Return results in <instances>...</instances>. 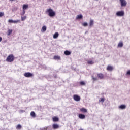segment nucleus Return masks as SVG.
Listing matches in <instances>:
<instances>
[{
  "instance_id": "2",
  "label": "nucleus",
  "mask_w": 130,
  "mask_h": 130,
  "mask_svg": "<svg viewBox=\"0 0 130 130\" xmlns=\"http://www.w3.org/2000/svg\"><path fill=\"white\" fill-rule=\"evenodd\" d=\"M14 60H15V57L13 54H10L6 58V61H7V62H13Z\"/></svg>"
},
{
  "instance_id": "10",
  "label": "nucleus",
  "mask_w": 130,
  "mask_h": 130,
  "mask_svg": "<svg viewBox=\"0 0 130 130\" xmlns=\"http://www.w3.org/2000/svg\"><path fill=\"white\" fill-rule=\"evenodd\" d=\"M52 128H53V129H57L59 128V125H58V124H53L52 125Z\"/></svg>"
},
{
  "instance_id": "18",
  "label": "nucleus",
  "mask_w": 130,
  "mask_h": 130,
  "mask_svg": "<svg viewBox=\"0 0 130 130\" xmlns=\"http://www.w3.org/2000/svg\"><path fill=\"white\" fill-rule=\"evenodd\" d=\"M80 111L81 112H83V113H86V112H87V109H86L85 108H82L81 109H80Z\"/></svg>"
},
{
  "instance_id": "29",
  "label": "nucleus",
  "mask_w": 130,
  "mask_h": 130,
  "mask_svg": "<svg viewBox=\"0 0 130 130\" xmlns=\"http://www.w3.org/2000/svg\"><path fill=\"white\" fill-rule=\"evenodd\" d=\"M26 19H27V17L26 16L23 17H21V21H25V20H26Z\"/></svg>"
},
{
  "instance_id": "20",
  "label": "nucleus",
  "mask_w": 130,
  "mask_h": 130,
  "mask_svg": "<svg viewBox=\"0 0 130 130\" xmlns=\"http://www.w3.org/2000/svg\"><path fill=\"white\" fill-rule=\"evenodd\" d=\"M30 115L31 116H32V117H34V118L36 117V114H35V112H34V111H32L30 113Z\"/></svg>"
},
{
  "instance_id": "17",
  "label": "nucleus",
  "mask_w": 130,
  "mask_h": 130,
  "mask_svg": "<svg viewBox=\"0 0 130 130\" xmlns=\"http://www.w3.org/2000/svg\"><path fill=\"white\" fill-rule=\"evenodd\" d=\"M104 101H105V98H101L99 100V102H101L102 103H103Z\"/></svg>"
},
{
  "instance_id": "32",
  "label": "nucleus",
  "mask_w": 130,
  "mask_h": 130,
  "mask_svg": "<svg viewBox=\"0 0 130 130\" xmlns=\"http://www.w3.org/2000/svg\"><path fill=\"white\" fill-rule=\"evenodd\" d=\"M130 76V70H128L127 73H126V76Z\"/></svg>"
},
{
  "instance_id": "9",
  "label": "nucleus",
  "mask_w": 130,
  "mask_h": 130,
  "mask_svg": "<svg viewBox=\"0 0 130 130\" xmlns=\"http://www.w3.org/2000/svg\"><path fill=\"white\" fill-rule=\"evenodd\" d=\"M107 71H109L110 72H111V71H113V67L110 65H108L107 67Z\"/></svg>"
},
{
  "instance_id": "31",
  "label": "nucleus",
  "mask_w": 130,
  "mask_h": 130,
  "mask_svg": "<svg viewBox=\"0 0 130 130\" xmlns=\"http://www.w3.org/2000/svg\"><path fill=\"white\" fill-rule=\"evenodd\" d=\"M4 15H5V13L4 12H0V18H2V17H3L4 16Z\"/></svg>"
},
{
  "instance_id": "38",
  "label": "nucleus",
  "mask_w": 130,
  "mask_h": 130,
  "mask_svg": "<svg viewBox=\"0 0 130 130\" xmlns=\"http://www.w3.org/2000/svg\"><path fill=\"white\" fill-rule=\"evenodd\" d=\"M11 2H13V1H14V0H10Z\"/></svg>"
},
{
  "instance_id": "37",
  "label": "nucleus",
  "mask_w": 130,
  "mask_h": 130,
  "mask_svg": "<svg viewBox=\"0 0 130 130\" xmlns=\"http://www.w3.org/2000/svg\"><path fill=\"white\" fill-rule=\"evenodd\" d=\"M2 40H3V38H2V37H0V42L2 41Z\"/></svg>"
},
{
  "instance_id": "5",
  "label": "nucleus",
  "mask_w": 130,
  "mask_h": 130,
  "mask_svg": "<svg viewBox=\"0 0 130 130\" xmlns=\"http://www.w3.org/2000/svg\"><path fill=\"white\" fill-rule=\"evenodd\" d=\"M73 99L75 101L79 102L81 100V97L77 94L73 95Z\"/></svg>"
},
{
  "instance_id": "8",
  "label": "nucleus",
  "mask_w": 130,
  "mask_h": 130,
  "mask_svg": "<svg viewBox=\"0 0 130 130\" xmlns=\"http://www.w3.org/2000/svg\"><path fill=\"white\" fill-rule=\"evenodd\" d=\"M8 22L9 23H14V24H16V23H19L20 22V20H13L12 19H9L8 20Z\"/></svg>"
},
{
  "instance_id": "30",
  "label": "nucleus",
  "mask_w": 130,
  "mask_h": 130,
  "mask_svg": "<svg viewBox=\"0 0 130 130\" xmlns=\"http://www.w3.org/2000/svg\"><path fill=\"white\" fill-rule=\"evenodd\" d=\"M82 26H83L84 27H87V26H88V23L87 22H84L82 24Z\"/></svg>"
},
{
  "instance_id": "27",
  "label": "nucleus",
  "mask_w": 130,
  "mask_h": 130,
  "mask_svg": "<svg viewBox=\"0 0 130 130\" xmlns=\"http://www.w3.org/2000/svg\"><path fill=\"white\" fill-rule=\"evenodd\" d=\"M22 128V126L20 124H18L16 126V129H21Z\"/></svg>"
},
{
  "instance_id": "4",
  "label": "nucleus",
  "mask_w": 130,
  "mask_h": 130,
  "mask_svg": "<svg viewBox=\"0 0 130 130\" xmlns=\"http://www.w3.org/2000/svg\"><path fill=\"white\" fill-rule=\"evenodd\" d=\"M120 3L122 7H126L127 5V2L125 0H120Z\"/></svg>"
},
{
  "instance_id": "34",
  "label": "nucleus",
  "mask_w": 130,
  "mask_h": 130,
  "mask_svg": "<svg viewBox=\"0 0 130 130\" xmlns=\"http://www.w3.org/2000/svg\"><path fill=\"white\" fill-rule=\"evenodd\" d=\"M48 128V127H44V128L41 129V130H47Z\"/></svg>"
},
{
  "instance_id": "14",
  "label": "nucleus",
  "mask_w": 130,
  "mask_h": 130,
  "mask_svg": "<svg viewBox=\"0 0 130 130\" xmlns=\"http://www.w3.org/2000/svg\"><path fill=\"white\" fill-rule=\"evenodd\" d=\"M53 58L55 60H60V56L58 55L54 56Z\"/></svg>"
},
{
  "instance_id": "24",
  "label": "nucleus",
  "mask_w": 130,
  "mask_h": 130,
  "mask_svg": "<svg viewBox=\"0 0 130 130\" xmlns=\"http://www.w3.org/2000/svg\"><path fill=\"white\" fill-rule=\"evenodd\" d=\"M41 31L42 32H45V31H46V26H43Z\"/></svg>"
},
{
  "instance_id": "1",
  "label": "nucleus",
  "mask_w": 130,
  "mask_h": 130,
  "mask_svg": "<svg viewBox=\"0 0 130 130\" xmlns=\"http://www.w3.org/2000/svg\"><path fill=\"white\" fill-rule=\"evenodd\" d=\"M46 14H48V16L51 17V18L54 17L55 16V12L53 11L51 8H49L46 10Z\"/></svg>"
},
{
  "instance_id": "22",
  "label": "nucleus",
  "mask_w": 130,
  "mask_h": 130,
  "mask_svg": "<svg viewBox=\"0 0 130 130\" xmlns=\"http://www.w3.org/2000/svg\"><path fill=\"white\" fill-rule=\"evenodd\" d=\"M29 7V6H28V5H23V10H27V9H28V8Z\"/></svg>"
},
{
  "instance_id": "25",
  "label": "nucleus",
  "mask_w": 130,
  "mask_h": 130,
  "mask_svg": "<svg viewBox=\"0 0 130 130\" xmlns=\"http://www.w3.org/2000/svg\"><path fill=\"white\" fill-rule=\"evenodd\" d=\"M87 63L88 64H94V61H93V60H89L87 61Z\"/></svg>"
},
{
  "instance_id": "12",
  "label": "nucleus",
  "mask_w": 130,
  "mask_h": 130,
  "mask_svg": "<svg viewBox=\"0 0 130 130\" xmlns=\"http://www.w3.org/2000/svg\"><path fill=\"white\" fill-rule=\"evenodd\" d=\"M119 109H125L126 108V106L125 105H121L118 107Z\"/></svg>"
},
{
  "instance_id": "15",
  "label": "nucleus",
  "mask_w": 130,
  "mask_h": 130,
  "mask_svg": "<svg viewBox=\"0 0 130 130\" xmlns=\"http://www.w3.org/2000/svg\"><path fill=\"white\" fill-rule=\"evenodd\" d=\"M81 19H83V15L82 14H80L79 15H77L76 20H80Z\"/></svg>"
},
{
  "instance_id": "19",
  "label": "nucleus",
  "mask_w": 130,
  "mask_h": 130,
  "mask_svg": "<svg viewBox=\"0 0 130 130\" xmlns=\"http://www.w3.org/2000/svg\"><path fill=\"white\" fill-rule=\"evenodd\" d=\"M65 55H70L71 52L70 51L66 50L64 52Z\"/></svg>"
},
{
  "instance_id": "26",
  "label": "nucleus",
  "mask_w": 130,
  "mask_h": 130,
  "mask_svg": "<svg viewBox=\"0 0 130 130\" xmlns=\"http://www.w3.org/2000/svg\"><path fill=\"white\" fill-rule=\"evenodd\" d=\"M123 46V43L122 42H120L118 44V47H122Z\"/></svg>"
},
{
  "instance_id": "7",
  "label": "nucleus",
  "mask_w": 130,
  "mask_h": 130,
  "mask_svg": "<svg viewBox=\"0 0 130 130\" xmlns=\"http://www.w3.org/2000/svg\"><path fill=\"white\" fill-rule=\"evenodd\" d=\"M97 77L100 80H102V79L104 78V75L102 73H99V74H98Z\"/></svg>"
},
{
  "instance_id": "23",
  "label": "nucleus",
  "mask_w": 130,
  "mask_h": 130,
  "mask_svg": "<svg viewBox=\"0 0 130 130\" xmlns=\"http://www.w3.org/2000/svg\"><path fill=\"white\" fill-rule=\"evenodd\" d=\"M58 32H56L53 35V38H54V39H56V38H57V37H58Z\"/></svg>"
},
{
  "instance_id": "3",
  "label": "nucleus",
  "mask_w": 130,
  "mask_h": 130,
  "mask_svg": "<svg viewBox=\"0 0 130 130\" xmlns=\"http://www.w3.org/2000/svg\"><path fill=\"white\" fill-rule=\"evenodd\" d=\"M116 15L118 17H123V16H124V11H118L116 13Z\"/></svg>"
},
{
  "instance_id": "21",
  "label": "nucleus",
  "mask_w": 130,
  "mask_h": 130,
  "mask_svg": "<svg viewBox=\"0 0 130 130\" xmlns=\"http://www.w3.org/2000/svg\"><path fill=\"white\" fill-rule=\"evenodd\" d=\"M94 25V20H90L89 22V26L90 27H92Z\"/></svg>"
},
{
  "instance_id": "6",
  "label": "nucleus",
  "mask_w": 130,
  "mask_h": 130,
  "mask_svg": "<svg viewBox=\"0 0 130 130\" xmlns=\"http://www.w3.org/2000/svg\"><path fill=\"white\" fill-rule=\"evenodd\" d=\"M24 77H26V78H30L33 77V74L30 72H26L24 73Z\"/></svg>"
},
{
  "instance_id": "35",
  "label": "nucleus",
  "mask_w": 130,
  "mask_h": 130,
  "mask_svg": "<svg viewBox=\"0 0 130 130\" xmlns=\"http://www.w3.org/2000/svg\"><path fill=\"white\" fill-rule=\"evenodd\" d=\"M22 13H23V14H25V13H26V11H25V10L23 9Z\"/></svg>"
},
{
  "instance_id": "36",
  "label": "nucleus",
  "mask_w": 130,
  "mask_h": 130,
  "mask_svg": "<svg viewBox=\"0 0 130 130\" xmlns=\"http://www.w3.org/2000/svg\"><path fill=\"white\" fill-rule=\"evenodd\" d=\"M24 15H25V14H24L23 12L21 14V16H24Z\"/></svg>"
},
{
  "instance_id": "33",
  "label": "nucleus",
  "mask_w": 130,
  "mask_h": 130,
  "mask_svg": "<svg viewBox=\"0 0 130 130\" xmlns=\"http://www.w3.org/2000/svg\"><path fill=\"white\" fill-rule=\"evenodd\" d=\"M92 79L93 81H98V78H95V77H92Z\"/></svg>"
},
{
  "instance_id": "11",
  "label": "nucleus",
  "mask_w": 130,
  "mask_h": 130,
  "mask_svg": "<svg viewBox=\"0 0 130 130\" xmlns=\"http://www.w3.org/2000/svg\"><path fill=\"white\" fill-rule=\"evenodd\" d=\"M78 117L80 119H84V118L86 117V116L83 114H79L78 115Z\"/></svg>"
},
{
  "instance_id": "13",
  "label": "nucleus",
  "mask_w": 130,
  "mask_h": 130,
  "mask_svg": "<svg viewBox=\"0 0 130 130\" xmlns=\"http://www.w3.org/2000/svg\"><path fill=\"white\" fill-rule=\"evenodd\" d=\"M52 120L54 122H56L58 121V120H59V119L58 118V117L55 116L52 118Z\"/></svg>"
},
{
  "instance_id": "16",
  "label": "nucleus",
  "mask_w": 130,
  "mask_h": 130,
  "mask_svg": "<svg viewBox=\"0 0 130 130\" xmlns=\"http://www.w3.org/2000/svg\"><path fill=\"white\" fill-rule=\"evenodd\" d=\"M13 33V29H8L7 34L8 36H10V35L12 34Z\"/></svg>"
},
{
  "instance_id": "28",
  "label": "nucleus",
  "mask_w": 130,
  "mask_h": 130,
  "mask_svg": "<svg viewBox=\"0 0 130 130\" xmlns=\"http://www.w3.org/2000/svg\"><path fill=\"white\" fill-rule=\"evenodd\" d=\"M80 84L81 86H85V85H86V83H85L84 81H81Z\"/></svg>"
}]
</instances>
